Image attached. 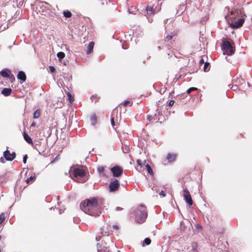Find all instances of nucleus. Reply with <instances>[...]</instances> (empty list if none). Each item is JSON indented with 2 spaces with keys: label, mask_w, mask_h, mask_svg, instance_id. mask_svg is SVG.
Returning <instances> with one entry per match:
<instances>
[{
  "label": "nucleus",
  "mask_w": 252,
  "mask_h": 252,
  "mask_svg": "<svg viewBox=\"0 0 252 252\" xmlns=\"http://www.w3.org/2000/svg\"><path fill=\"white\" fill-rule=\"evenodd\" d=\"M49 69H50V71H51V72H52V73L54 72L56 70L55 68L53 66H50Z\"/></svg>",
  "instance_id": "obj_38"
},
{
  "label": "nucleus",
  "mask_w": 252,
  "mask_h": 252,
  "mask_svg": "<svg viewBox=\"0 0 252 252\" xmlns=\"http://www.w3.org/2000/svg\"><path fill=\"white\" fill-rule=\"evenodd\" d=\"M27 158H28V156L27 155H25L23 157V162L24 163H26Z\"/></svg>",
  "instance_id": "obj_40"
},
{
  "label": "nucleus",
  "mask_w": 252,
  "mask_h": 252,
  "mask_svg": "<svg viewBox=\"0 0 252 252\" xmlns=\"http://www.w3.org/2000/svg\"><path fill=\"white\" fill-rule=\"evenodd\" d=\"M111 172L114 177H119L122 175L123 172V169L122 167L115 165L110 169Z\"/></svg>",
  "instance_id": "obj_6"
},
{
  "label": "nucleus",
  "mask_w": 252,
  "mask_h": 252,
  "mask_svg": "<svg viewBox=\"0 0 252 252\" xmlns=\"http://www.w3.org/2000/svg\"><path fill=\"white\" fill-rule=\"evenodd\" d=\"M119 186V182L117 179H115L114 181L110 182L109 185V189H118Z\"/></svg>",
  "instance_id": "obj_10"
},
{
  "label": "nucleus",
  "mask_w": 252,
  "mask_h": 252,
  "mask_svg": "<svg viewBox=\"0 0 252 252\" xmlns=\"http://www.w3.org/2000/svg\"><path fill=\"white\" fill-rule=\"evenodd\" d=\"M222 49L224 54L230 56L234 53L235 50L228 41H224L222 43Z\"/></svg>",
  "instance_id": "obj_5"
},
{
  "label": "nucleus",
  "mask_w": 252,
  "mask_h": 252,
  "mask_svg": "<svg viewBox=\"0 0 252 252\" xmlns=\"http://www.w3.org/2000/svg\"><path fill=\"white\" fill-rule=\"evenodd\" d=\"M197 88L191 87V88H189V89L187 90V93L189 94L191 92L194 91H197Z\"/></svg>",
  "instance_id": "obj_34"
},
{
  "label": "nucleus",
  "mask_w": 252,
  "mask_h": 252,
  "mask_svg": "<svg viewBox=\"0 0 252 252\" xmlns=\"http://www.w3.org/2000/svg\"><path fill=\"white\" fill-rule=\"evenodd\" d=\"M1 235H0V240H1Z\"/></svg>",
  "instance_id": "obj_50"
},
{
  "label": "nucleus",
  "mask_w": 252,
  "mask_h": 252,
  "mask_svg": "<svg viewBox=\"0 0 252 252\" xmlns=\"http://www.w3.org/2000/svg\"><path fill=\"white\" fill-rule=\"evenodd\" d=\"M73 172V179L74 181L78 183H83L87 180L86 178L85 177L86 174V171L83 168H76L74 169Z\"/></svg>",
  "instance_id": "obj_3"
},
{
  "label": "nucleus",
  "mask_w": 252,
  "mask_h": 252,
  "mask_svg": "<svg viewBox=\"0 0 252 252\" xmlns=\"http://www.w3.org/2000/svg\"><path fill=\"white\" fill-rule=\"evenodd\" d=\"M123 104L124 106L125 107H126L127 106H130L132 105V103L129 100H125L123 102Z\"/></svg>",
  "instance_id": "obj_31"
},
{
  "label": "nucleus",
  "mask_w": 252,
  "mask_h": 252,
  "mask_svg": "<svg viewBox=\"0 0 252 252\" xmlns=\"http://www.w3.org/2000/svg\"><path fill=\"white\" fill-rule=\"evenodd\" d=\"M183 196L185 201L189 206H190L193 204L191 194L189 190H184Z\"/></svg>",
  "instance_id": "obj_7"
},
{
  "label": "nucleus",
  "mask_w": 252,
  "mask_h": 252,
  "mask_svg": "<svg viewBox=\"0 0 252 252\" xmlns=\"http://www.w3.org/2000/svg\"><path fill=\"white\" fill-rule=\"evenodd\" d=\"M98 252H111V251L110 250L109 247H103L101 250H98Z\"/></svg>",
  "instance_id": "obj_26"
},
{
  "label": "nucleus",
  "mask_w": 252,
  "mask_h": 252,
  "mask_svg": "<svg viewBox=\"0 0 252 252\" xmlns=\"http://www.w3.org/2000/svg\"><path fill=\"white\" fill-rule=\"evenodd\" d=\"M63 16L66 18H70L72 16V14L70 11L66 10L63 12Z\"/></svg>",
  "instance_id": "obj_23"
},
{
  "label": "nucleus",
  "mask_w": 252,
  "mask_h": 252,
  "mask_svg": "<svg viewBox=\"0 0 252 252\" xmlns=\"http://www.w3.org/2000/svg\"><path fill=\"white\" fill-rule=\"evenodd\" d=\"M111 191H115V190H112V189H111L110 190Z\"/></svg>",
  "instance_id": "obj_49"
},
{
  "label": "nucleus",
  "mask_w": 252,
  "mask_h": 252,
  "mask_svg": "<svg viewBox=\"0 0 252 252\" xmlns=\"http://www.w3.org/2000/svg\"><path fill=\"white\" fill-rule=\"evenodd\" d=\"M40 110L39 109H37L33 113V118L34 119H37L40 116Z\"/></svg>",
  "instance_id": "obj_19"
},
{
  "label": "nucleus",
  "mask_w": 252,
  "mask_h": 252,
  "mask_svg": "<svg viewBox=\"0 0 252 252\" xmlns=\"http://www.w3.org/2000/svg\"><path fill=\"white\" fill-rule=\"evenodd\" d=\"M8 78H9L11 82H13L15 80V77L14 75L12 74H10L9 77H8Z\"/></svg>",
  "instance_id": "obj_37"
},
{
  "label": "nucleus",
  "mask_w": 252,
  "mask_h": 252,
  "mask_svg": "<svg viewBox=\"0 0 252 252\" xmlns=\"http://www.w3.org/2000/svg\"><path fill=\"white\" fill-rule=\"evenodd\" d=\"M3 156L6 160L12 161L15 158L16 154L15 152L10 153V151L7 150L4 152Z\"/></svg>",
  "instance_id": "obj_8"
},
{
  "label": "nucleus",
  "mask_w": 252,
  "mask_h": 252,
  "mask_svg": "<svg viewBox=\"0 0 252 252\" xmlns=\"http://www.w3.org/2000/svg\"><path fill=\"white\" fill-rule=\"evenodd\" d=\"M123 210V209L120 207H117L116 208V210H117V211H122Z\"/></svg>",
  "instance_id": "obj_44"
},
{
  "label": "nucleus",
  "mask_w": 252,
  "mask_h": 252,
  "mask_svg": "<svg viewBox=\"0 0 252 252\" xmlns=\"http://www.w3.org/2000/svg\"><path fill=\"white\" fill-rule=\"evenodd\" d=\"M151 240L149 238H146L145 239V240L143 241V243L142 244V246L144 247L145 245H149L151 244Z\"/></svg>",
  "instance_id": "obj_21"
},
{
  "label": "nucleus",
  "mask_w": 252,
  "mask_h": 252,
  "mask_svg": "<svg viewBox=\"0 0 252 252\" xmlns=\"http://www.w3.org/2000/svg\"><path fill=\"white\" fill-rule=\"evenodd\" d=\"M176 154L169 153L167 155L166 158L169 162H171L176 160Z\"/></svg>",
  "instance_id": "obj_13"
},
{
  "label": "nucleus",
  "mask_w": 252,
  "mask_h": 252,
  "mask_svg": "<svg viewBox=\"0 0 252 252\" xmlns=\"http://www.w3.org/2000/svg\"><path fill=\"white\" fill-rule=\"evenodd\" d=\"M36 125V123L35 122H33L32 124H31V126L32 127H34Z\"/></svg>",
  "instance_id": "obj_45"
},
{
  "label": "nucleus",
  "mask_w": 252,
  "mask_h": 252,
  "mask_svg": "<svg viewBox=\"0 0 252 252\" xmlns=\"http://www.w3.org/2000/svg\"><path fill=\"white\" fill-rule=\"evenodd\" d=\"M115 113V111H113V114H112V115H113L114 114V113ZM116 113L117 114V113H118V112H117V111H116Z\"/></svg>",
  "instance_id": "obj_48"
},
{
  "label": "nucleus",
  "mask_w": 252,
  "mask_h": 252,
  "mask_svg": "<svg viewBox=\"0 0 252 252\" xmlns=\"http://www.w3.org/2000/svg\"><path fill=\"white\" fill-rule=\"evenodd\" d=\"M168 20V19H166V21H165V29L166 31L167 30V26L166 25L167 24Z\"/></svg>",
  "instance_id": "obj_42"
},
{
  "label": "nucleus",
  "mask_w": 252,
  "mask_h": 252,
  "mask_svg": "<svg viewBox=\"0 0 252 252\" xmlns=\"http://www.w3.org/2000/svg\"><path fill=\"white\" fill-rule=\"evenodd\" d=\"M67 96L68 97L70 102L72 103L74 101V98H73V96L71 95V93H69V92H68L67 93Z\"/></svg>",
  "instance_id": "obj_30"
},
{
  "label": "nucleus",
  "mask_w": 252,
  "mask_h": 252,
  "mask_svg": "<svg viewBox=\"0 0 252 252\" xmlns=\"http://www.w3.org/2000/svg\"><path fill=\"white\" fill-rule=\"evenodd\" d=\"M6 216L4 213L0 215V224H1L5 220Z\"/></svg>",
  "instance_id": "obj_27"
},
{
  "label": "nucleus",
  "mask_w": 252,
  "mask_h": 252,
  "mask_svg": "<svg viewBox=\"0 0 252 252\" xmlns=\"http://www.w3.org/2000/svg\"><path fill=\"white\" fill-rule=\"evenodd\" d=\"M204 63V60L203 59H201L200 61V64H203V63Z\"/></svg>",
  "instance_id": "obj_46"
},
{
  "label": "nucleus",
  "mask_w": 252,
  "mask_h": 252,
  "mask_svg": "<svg viewBox=\"0 0 252 252\" xmlns=\"http://www.w3.org/2000/svg\"><path fill=\"white\" fill-rule=\"evenodd\" d=\"M209 66H210V63L208 62H206L204 65V67H203L204 70L205 71H208L209 70Z\"/></svg>",
  "instance_id": "obj_29"
},
{
  "label": "nucleus",
  "mask_w": 252,
  "mask_h": 252,
  "mask_svg": "<svg viewBox=\"0 0 252 252\" xmlns=\"http://www.w3.org/2000/svg\"><path fill=\"white\" fill-rule=\"evenodd\" d=\"M244 22L243 19H239L237 21H233L231 22L230 26L234 28H239L242 26Z\"/></svg>",
  "instance_id": "obj_9"
},
{
  "label": "nucleus",
  "mask_w": 252,
  "mask_h": 252,
  "mask_svg": "<svg viewBox=\"0 0 252 252\" xmlns=\"http://www.w3.org/2000/svg\"><path fill=\"white\" fill-rule=\"evenodd\" d=\"M238 12L237 10L231 11L230 15H228L230 19H235L236 16H238Z\"/></svg>",
  "instance_id": "obj_18"
},
{
  "label": "nucleus",
  "mask_w": 252,
  "mask_h": 252,
  "mask_svg": "<svg viewBox=\"0 0 252 252\" xmlns=\"http://www.w3.org/2000/svg\"><path fill=\"white\" fill-rule=\"evenodd\" d=\"M135 213V221L138 223H143L145 221L148 216L146 207L144 205H140L136 209Z\"/></svg>",
  "instance_id": "obj_2"
},
{
  "label": "nucleus",
  "mask_w": 252,
  "mask_h": 252,
  "mask_svg": "<svg viewBox=\"0 0 252 252\" xmlns=\"http://www.w3.org/2000/svg\"><path fill=\"white\" fill-rule=\"evenodd\" d=\"M147 120L149 122H151L152 123L155 121L157 120L156 114L154 115H148L147 117Z\"/></svg>",
  "instance_id": "obj_16"
},
{
  "label": "nucleus",
  "mask_w": 252,
  "mask_h": 252,
  "mask_svg": "<svg viewBox=\"0 0 252 252\" xmlns=\"http://www.w3.org/2000/svg\"><path fill=\"white\" fill-rule=\"evenodd\" d=\"M23 137L24 140L29 144L33 145V142L32 138L29 136L28 133L24 132L23 133Z\"/></svg>",
  "instance_id": "obj_12"
},
{
  "label": "nucleus",
  "mask_w": 252,
  "mask_h": 252,
  "mask_svg": "<svg viewBox=\"0 0 252 252\" xmlns=\"http://www.w3.org/2000/svg\"><path fill=\"white\" fill-rule=\"evenodd\" d=\"M159 194L160 196H162V197H164L166 195V194L164 193V192L162 190L160 193Z\"/></svg>",
  "instance_id": "obj_41"
},
{
  "label": "nucleus",
  "mask_w": 252,
  "mask_h": 252,
  "mask_svg": "<svg viewBox=\"0 0 252 252\" xmlns=\"http://www.w3.org/2000/svg\"><path fill=\"white\" fill-rule=\"evenodd\" d=\"M0 162H2V163H4V159L3 158H0Z\"/></svg>",
  "instance_id": "obj_47"
},
{
  "label": "nucleus",
  "mask_w": 252,
  "mask_h": 252,
  "mask_svg": "<svg viewBox=\"0 0 252 252\" xmlns=\"http://www.w3.org/2000/svg\"><path fill=\"white\" fill-rule=\"evenodd\" d=\"M94 43L93 41H91L89 43V45L87 46V54H90L93 52V48L94 47Z\"/></svg>",
  "instance_id": "obj_14"
},
{
  "label": "nucleus",
  "mask_w": 252,
  "mask_h": 252,
  "mask_svg": "<svg viewBox=\"0 0 252 252\" xmlns=\"http://www.w3.org/2000/svg\"><path fill=\"white\" fill-rule=\"evenodd\" d=\"M17 78L20 80L21 83L25 82L26 80V75L25 73L23 71H20L17 75Z\"/></svg>",
  "instance_id": "obj_11"
},
{
  "label": "nucleus",
  "mask_w": 252,
  "mask_h": 252,
  "mask_svg": "<svg viewBox=\"0 0 252 252\" xmlns=\"http://www.w3.org/2000/svg\"><path fill=\"white\" fill-rule=\"evenodd\" d=\"M12 90L10 88H4L2 91L1 94L5 96H9L11 94Z\"/></svg>",
  "instance_id": "obj_15"
},
{
  "label": "nucleus",
  "mask_w": 252,
  "mask_h": 252,
  "mask_svg": "<svg viewBox=\"0 0 252 252\" xmlns=\"http://www.w3.org/2000/svg\"><path fill=\"white\" fill-rule=\"evenodd\" d=\"M35 179V176L34 175L31 176L30 177L28 178L26 181L27 184H30V183L34 181Z\"/></svg>",
  "instance_id": "obj_25"
},
{
  "label": "nucleus",
  "mask_w": 252,
  "mask_h": 252,
  "mask_svg": "<svg viewBox=\"0 0 252 252\" xmlns=\"http://www.w3.org/2000/svg\"><path fill=\"white\" fill-rule=\"evenodd\" d=\"M103 203V199L100 197H92L82 201L80 205L81 209L86 214L94 215L95 210Z\"/></svg>",
  "instance_id": "obj_1"
},
{
  "label": "nucleus",
  "mask_w": 252,
  "mask_h": 252,
  "mask_svg": "<svg viewBox=\"0 0 252 252\" xmlns=\"http://www.w3.org/2000/svg\"><path fill=\"white\" fill-rule=\"evenodd\" d=\"M146 167L148 173L150 174H153V171L151 166L148 164H147Z\"/></svg>",
  "instance_id": "obj_33"
},
{
  "label": "nucleus",
  "mask_w": 252,
  "mask_h": 252,
  "mask_svg": "<svg viewBox=\"0 0 252 252\" xmlns=\"http://www.w3.org/2000/svg\"><path fill=\"white\" fill-rule=\"evenodd\" d=\"M147 13L149 15H151L154 13V9L153 7L148 6L147 8Z\"/></svg>",
  "instance_id": "obj_22"
},
{
  "label": "nucleus",
  "mask_w": 252,
  "mask_h": 252,
  "mask_svg": "<svg viewBox=\"0 0 252 252\" xmlns=\"http://www.w3.org/2000/svg\"><path fill=\"white\" fill-rule=\"evenodd\" d=\"M57 57L60 59H62L64 58L65 54L63 52H59L57 53Z\"/></svg>",
  "instance_id": "obj_28"
},
{
  "label": "nucleus",
  "mask_w": 252,
  "mask_h": 252,
  "mask_svg": "<svg viewBox=\"0 0 252 252\" xmlns=\"http://www.w3.org/2000/svg\"><path fill=\"white\" fill-rule=\"evenodd\" d=\"M176 35V34L175 32H172L171 34H167L165 37V39L166 40L169 41L172 39L173 36Z\"/></svg>",
  "instance_id": "obj_24"
},
{
  "label": "nucleus",
  "mask_w": 252,
  "mask_h": 252,
  "mask_svg": "<svg viewBox=\"0 0 252 252\" xmlns=\"http://www.w3.org/2000/svg\"><path fill=\"white\" fill-rule=\"evenodd\" d=\"M90 119L92 125H94L97 123V117L95 114L92 115Z\"/></svg>",
  "instance_id": "obj_20"
},
{
  "label": "nucleus",
  "mask_w": 252,
  "mask_h": 252,
  "mask_svg": "<svg viewBox=\"0 0 252 252\" xmlns=\"http://www.w3.org/2000/svg\"><path fill=\"white\" fill-rule=\"evenodd\" d=\"M174 101L173 100H170L169 102V106H172L174 104Z\"/></svg>",
  "instance_id": "obj_43"
},
{
  "label": "nucleus",
  "mask_w": 252,
  "mask_h": 252,
  "mask_svg": "<svg viewBox=\"0 0 252 252\" xmlns=\"http://www.w3.org/2000/svg\"><path fill=\"white\" fill-rule=\"evenodd\" d=\"M146 160H144L143 162L140 160V159H137V164L140 166H142L144 165L146 163Z\"/></svg>",
  "instance_id": "obj_36"
},
{
  "label": "nucleus",
  "mask_w": 252,
  "mask_h": 252,
  "mask_svg": "<svg viewBox=\"0 0 252 252\" xmlns=\"http://www.w3.org/2000/svg\"><path fill=\"white\" fill-rule=\"evenodd\" d=\"M10 73V70L8 71V72L5 70H2L0 72V75H1L4 78H8Z\"/></svg>",
  "instance_id": "obj_17"
},
{
  "label": "nucleus",
  "mask_w": 252,
  "mask_h": 252,
  "mask_svg": "<svg viewBox=\"0 0 252 252\" xmlns=\"http://www.w3.org/2000/svg\"><path fill=\"white\" fill-rule=\"evenodd\" d=\"M112 232L111 225L108 224H105L97 232L95 240L98 241L101 239L102 236H109L111 234Z\"/></svg>",
  "instance_id": "obj_4"
},
{
  "label": "nucleus",
  "mask_w": 252,
  "mask_h": 252,
  "mask_svg": "<svg viewBox=\"0 0 252 252\" xmlns=\"http://www.w3.org/2000/svg\"><path fill=\"white\" fill-rule=\"evenodd\" d=\"M104 167L103 166H100L97 167V170L98 172L100 173H103L104 171Z\"/></svg>",
  "instance_id": "obj_35"
},
{
  "label": "nucleus",
  "mask_w": 252,
  "mask_h": 252,
  "mask_svg": "<svg viewBox=\"0 0 252 252\" xmlns=\"http://www.w3.org/2000/svg\"><path fill=\"white\" fill-rule=\"evenodd\" d=\"M111 123L113 127H114L115 126V122H114V118L113 117H112L111 119Z\"/></svg>",
  "instance_id": "obj_39"
},
{
  "label": "nucleus",
  "mask_w": 252,
  "mask_h": 252,
  "mask_svg": "<svg viewBox=\"0 0 252 252\" xmlns=\"http://www.w3.org/2000/svg\"><path fill=\"white\" fill-rule=\"evenodd\" d=\"M192 249L193 251H196L198 248V244L196 242H193L191 244Z\"/></svg>",
  "instance_id": "obj_32"
}]
</instances>
